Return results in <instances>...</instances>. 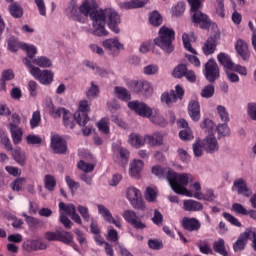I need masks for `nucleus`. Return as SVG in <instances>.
<instances>
[{
	"instance_id": "4",
	"label": "nucleus",
	"mask_w": 256,
	"mask_h": 256,
	"mask_svg": "<svg viewBox=\"0 0 256 256\" xmlns=\"http://www.w3.org/2000/svg\"><path fill=\"white\" fill-rule=\"evenodd\" d=\"M90 19L93 21V31L92 35H95L96 37H107L109 35V31L105 29V16L102 12H98L97 9L92 11L90 13Z\"/></svg>"
},
{
	"instance_id": "19",
	"label": "nucleus",
	"mask_w": 256,
	"mask_h": 256,
	"mask_svg": "<svg viewBox=\"0 0 256 256\" xmlns=\"http://www.w3.org/2000/svg\"><path fill=\"white\" fill-rule=\"evenodd\" d=\"M202 147L206 153H215L219 150V144L217 143V138L215 135L209 134L206 138L201 140Z\"/></svg>"
},
{
	"instance_id": "26",
	"label": "nucleus",
	"mask_w": 256,
	"mask_h": 256,
	"mask_svg": "<svg viewBox=\"0 0 256 256\" xmlns=\"http://www.w3.org/2000/svg\"><path fill=\"white\" fill-rule=\"evenodd\" d=\"M249 235H251L250 232L248 233L244 232L239 235L238 239L233 244V249L235 253H239V251H243L245 249V246L247 245V241H249Z\"/></svg>"
},
{
	"instance_id": "43",
	"label": "nucleus",
	"mask_w": 256,
	"mask_h": 256,
	"mask_svg": "<svg viewBox=\"0 0 256 256\" xmlns=\"http://www.w3.org/2000/svg\"><path fill=\"white\" fill-rule=\"evenodd\" d=\"M187 70V65L179 64L174 68L172 75L173 77H175V79H183V77L187 73Z\"/></svg>"
},
{
	"instance_id": "18",
	"label": "nucleus",
	"mask_w": 256,
	"mask_h": 256,
	"mask_svg": "<svg viewBox=\"0 0 256 256\" xmlns=\"http://www.w3.org/2000/svg\"><path fill=\"white\" fill-rule=\"evenodd\" d=\"M182 227L185 231H188L189 233H196L201 229V221L199 219L192 217H184L182 219Z\"/></svg>"
},
{
	"instance_id": "38",
	"label": "nucleus",
	"mask_w": 256,
	"mask_h": 256,
	"mask_svg": "<svg viewBox=\"0 0 256 256\" xmlns=\"http://www.w3.org/2000/svg\"><path fill=\"white\" fill-rule=\"evenodd\" d=\"M141 7H145V1L136 2L134 0L130 2H122L120 3V8L129 10V9H141Z\"/></svg>"
},
{
	"instance_id": "55",
	"label": "nucleus",
	"mask_w": 256,
	"mask_h": 256,
	"mask_svg": "<svg viewBox=\"0 0 256 256\" xmlns=\"http://www.w3.org/2000/svg\"><path fill=\"white\" fill-rule=\"evenodd\" d=\"M196 245L200 253H202V255H213V249L211 248L209 243L202 242V243H197Z\"/></svg>"
},
{
	"instance_id": "3",
	"label": "nucleus",
	"mask_w": 256,
	"mask_h": 256,
	"mask_svg": "<svg viewBox=\"0 0 256 256\" xmlns=\"http://www.w3.org/2000/svg\"><path fill=\"white\" fill-rule=\"evenodd\" d=\"M173 41H175V31L165 26L160 28L159 37L154 39L155 45L160 47L165 53H173V51H175Z\"/></svg>"
},
{
	"instance_id": "16",
	"label": "nucleus",
	"mask_w": 256,
	"mask_h": 256,
	"mask_svg": "<svg viewBox=\"0 0 256 256\" xmlns=\"http://www.w3.org/2000/svg\"><path fill=\"white\" fill-rule=\"evenodd\" d=\"M98 213L101 215L107 223H110L112 225H115L118 229H121V221L118 219H115L113 217V214H111V211L107 207H105L103 204H98Z\"/></svg>"
},
{
	"instance_id": "2",
	"label": "nucleus",
	"mask_w": 256,
	"mask_h": 256,
	"mask_svg": "<svg viewBox=\"0 0 256 256\" xmlns=\"http://www.w3.org/2000/svg\"><path fill=\"white\" fill-rule=\"evenodd\" d=\"M95 9H97V2H95V0H84L80 7L75 3H70L66 12L71 19L82 22L83 18H81V14L85 17H91V13H93Z\"/></svg>"
},
{
	"instance_id": "50",
	"label": "nucleus",
	"mask_w": 256,
	"mask_h": 256,
	"mask_svg": "<svg viewBox=\"0 0 256 256\" xmlns=\"http://www.w3.org/2000/svg\"><path fill=\"white\" fill-rule=\"evenodd\" d=\"M201 97L204 99H211L213 95H215V86L213 85H207L205 88L202 89L200 93Z\"/></svg>"
},
{
	"instance_id": "21",
	"label": "nucleus",
	"mask_w": 256,
	"mask_h": 256,
	"mask_svg": "<svg viewBox=\"0 0 256 256\" xmlns=\"http://www.w3.org/2000/svg\"><path fill=\"white\" fill-rule=\"evenodd\" d=\"M188 114L192 121H199L201 119V105L197 100H190L188 104Z\"/></svg>"
},
{
	"instance_id": "29",
	"label": "nucleus",
	"mask_w": 256,
	"mask_h": 256,
	"mask_svg": "<svg viewBox=\"0 0 256 256\" xmlns=\"http://www.w3.org/2000/svg\"><path fill=\"white\" fill-rule=\"evenodd\" d=\"M189 193H191L192 196H188V197H194L195 199H198V201H209V202H213L215 201V192L211 189L206 190V193H193L191 191H189Z\"/></svg>"
},
{
	"instance_id": "10",
	"label": "nucleus",
	"mask_w": 256,
	"mask_h": 256,
	"mask_svg": "<svg viewBox=\"0 0 256 256\" xmlns=\"http://www.w3.org/2000/svg\"><path fill=\"white\" fill-rule=\"evenodd\" d=\"M128 107L131 111H134L136 115H139V117L149 119L151 115H153V108L140 101H131L128 103Z\"/></svg>"
},
{
	"instance_id": "57",
	"label": "nucleus",
	"mask_w": 256,
	"mask_h": 256,
	"mask_svg": "<svg viewBox=\"0 0 256 256\" xmlns=\"http://www.w3.org/2000/svg\"><path fill=\"white\" fill-rule=\"evenodd\" d=\"M0 141L2 145H4V148L6 151H12L13 145L11 144V140L9 139V136H7V133L2 132L0 133Z\"/></svg>"
},
{
	"instance_id": "64",
	"label": "nucleus",
	"mask_w": 256,
	"mask_h": 256,
	"mask_svg": "<svg viewBox=\"0 0 256 256\" xmlns=\"http://www.w3.org/2000/svg\"><path fill=\"white\" fill-rule=\"evenodd\" d=\"M247 113L252 121H256V103L250 102L247 106Z\"/></svg>"
},
{
	"instance_id": "44",
	"label": "nucleus",
	"mask_w": 256,
	"mask_h": 256,
	"mask_svg": "<svg viewBox=\"0 0 256 256\" xmlns=\"http://www.w3.org/2000/svg\"><path fill=\"white\" fill-rule=\"evenodd\" d=\"M216 132L218 133V139H221V137H229L231 130L227 122H224L216 127Z\"/></svg>"
},
{
	"instance_id": "53",
	"label": "nucleus",
	"mask_w": 256,
	"mask_h": 256,
	"mask_svg": "<svg viewBox=\"0 0 256 256\" xmlns=\"http://www.w3.org/2000/svg\"><path fill=\"white\" fill-rule=\"evenodd\" d=\"M217 113L223 123H229V112H227V108L224 106H217Z\"/></svg>"
},
{
	"instance_id": "6",
	"label": "nucleus",
	"mask_w": 256,
	"mask_h": 256,
	"mask_svg": "<svg viewBox=\"0 0 256 256\" xmlns=\"http://www.w3.org/2000/svg\"><path fill=\"white\" fill-rule=\"evenodd\" d=\"M183 97H185V90L181 85H176L175 90L162 93L161 101L162 103H166L168 107H173L176 101H183Z\"/></svg>"
},
{
	"instance_id": "24",
	"label": "nucleus",
	"mask_w": 256,
	"mask_h": 256,
	"mask_svg": "<svg viewBox=\"0 0 256 256\" xmlns=\"http://www.w3.org/2000/svg\"><path fill=\"white\" fill-rule=\"evenodd\" d=\"M144 163L142 160H134L130 164V177H133L134 179H139L141 177V171H143Z\"/></svg>"
},
{
	"instance_id": "39",
	"label": "nucleus",
	"mask_w": 256,
	"mask_h": 256,
	"mask_svg": "<svg viewBox=\"0 0 256 256\" xmlns=\"http://www.w3.org/2000/svg\"><path fill=\"white\" fill-rule=\"evenodd\" d=\"M58 241H60V243H64V245H71V243H73V234L68 231H59Z\"/></svg>"
},
{
	"instance_id": "42",
	"label": "nucleus",
	"mask_w": 256,
	"mask_h": 256,
	"mask_svg": "<svg viewBox=\"0 0 256 256\" xmlns=\"http://www.w3.org/2000/svg\"><path fill=\"white\" fill-rule=\"evenodd\" d=\"M63 124L67 129H74L75 127V116L71 112H64Z\"/></svg>"
},
{
	"instance_id": "51",
	"label": "nucleus",
	"mask_w": 256,
	"mask_h": 256,
	"mask_svg": "<svg viewBox=\"0 0 256 256\" xmlns=\"http://www.w3.org/2000/svg\"><path fill=\"white\" fill-rule=\"evenodd\" d=\"M97 127L99 131L104 133V135H109V118H102L98 123Z\"/></svg>"
},
{
	"instance_id": "7",
	"label": "nucleus",
	"mask_w": 256,
	"mask_h": 256,
	"mask_svg": "<svg viewBox=\"0 0 256 256\" xmlns=\"http://www.w3.org/2000/svg\"><path fill=\"white\" fill-rule=\"evenodd\" d=\"M203 73L209 83H215L221 77L219 65L213 58L205 63Z\"/></svg>"
},
{
	"instance_id": "33",
	"label": "nucleus",
	"mask_w": 256,
	"mask_h": 256,
	"mask_svg": "<svg viewBox=\"0 0 256 256\" xmlns=\"http://www.w3.org/2000/svg\"><path fill=\"white\" fill-rule=\"evenodd\" d=\"M114 94L117 99H120V101H131V93H129V90H127V88L116 86L114 88Z\"/></svg>"
},
{
	"instance_id": "40",
	"label": "nucleus",
	"mask_w": 256,
	"mask_h": 256,
	"mask_svg": "<svg viewBox=\"0 0 256 256\" xmlns=\"http://www.w3.org/2000/svg\"><path fill=\"white\" fill-rule=\"evenodd\" d=\"M149 23L153 25V27H159L163 23V17L158 11H153L149 15Z\"/></svg>"
},
{
	"instance_id": "47",
	"label": "nucleus",
	"mask_w": 256,
	"mask_h": 256,
	"mask_svg": "<svg viewBox=\"0 0 256 256\" xmlns=\"http://www.w3.org/2000/svg\"><path fill=\"white\" fill-rule=\"evenodd\" d=\"M77 168L80 170V171H83L84 174H87V173H92V171L95 170V165L91 164V163H87L85 162L84 160H80L78 163H77Z\"/></svg>"
},
{
	"instance_id": "63",
	"label": "nucleus",
	"mask_w": 256,
	"mask_h": 256,
	"mask_svg": "<svg viewBox=\"0 0 256 256\" xmlns=\"http://www.w3.org/2000/svg\"><path fill=\"white\" fill-rule=\"evenodd\" d=\"M130 203L134 209H141L142 211L145 209V201H143L141 196H138V198L130 201Z\"/></svg>"
},
{
	"instance_id": "12",
	"label": "nucleus",
	"mask_w": 256,
	"mask_h": 256,
	"mask_svg": "<svg viewBox=\"0 0 256 256\" xmlns=\"http://www.w3.org/2000/svg\"><path fill=\"white\" fill-rule=\"evenodd\" d=\"M50 147L56 155H65L67 153V141L59 134L51 137Z\"/></svg>"
},
{
	"instance_id": "48",
	"label": "nucleus",
	"mask_w": 256,
	"mask_h": 256,
	"mask_svg": "<svg viewBox=\"0 0 256 256\" xmlns=\"http://www.w3.org/2000/svg\"><path fill=\"white\" fill-rule=\"evenodd\" d=\"M59 209L60 211H65V213L70 217L73 214L77 213V208L74 206V204H65L63 202L59 203Z\"/></svg>"
},
{
	"instance_id": "52",
	"label": "nucleus",
	"mask_w": 256,
	"mask_h": 256,
	"mask_svg": "<svg viewBox=\"0 0 256 256\" xmlns=\"http://www.w3.org/2000/svg\"><path fill=\"white\" fill-rule=\"evenodd\" d=\"M77 209L82 219L86 221V223H89V221H91V214L89 213V208L87 206L78 205Z\"/></svg>"
},
{
	"instance_id": "28",
	"label": "nucleus",
	"mask_w": 256,
	"mask_h": 256,
	"mask_svg": "<svg viewBox=\"0 0 256 256\" xmlns=\"http://www.w3.org/2000/svg\"><path fill=\"white\" fill-rule=\"evenodd\" d=\"M145 139L147 140L150 147H159L163 145V135L159 132H154L151 135H146Z\"/></svg>"
},
{
	"instance_id": "25",
	"label": "nucleus",
	"mask_w": 256,
	"mask_h": 256,
	"mask_svg": "<svg viewBox=\"0 0 256 256\" xmlns=\"http://www.w3.org/2000/svg\"><path fill=\"white\" fill-rule=\"evenodd\" d=\"M9 129L13 144L19 145V143L23 141V128L15 126L14 124H9Z\"/></svg>"
},
{
	"instance_id": "22",
	"label": "nucleus",
	"mask_w": 256,
	"mask_h": 256,
	"mask_svg": "<svg viewBox=\"0 0 256 256\" xmlns=\"http://www.w3.org/2000/svg\"><path fill=\"white\" fill-rule=\"evenodd\" d=\"M203 203L196 200H184L183 209L184 211H188L190 213H195L199 211H203Z\"/></svg>"
},
{
	"instance_id": "31",
	"label": "nucleus",
	"mask_w": 256,
	"mask_h": 256,
	"mask_svg": "<svg viewBox=\"0 0 256 256\" xmlns=\"http://www.w3.org/2000/svg\"><path fill=\"white\" fill-rule=\"evenodd\" d=\"M150 121L159 127H167V120L161 115L159 109L153 108V114L150 116Z\"/></svg>"
},
{
	"instance_id": "9",
	"label": "nucleus",
	"mask_w": 256,
	"mask_h": 256,
	"mask_svg": "<svg viewBox=\"0 0 256 256\" xmlns=\"http://www.w3.org/2000/svg\"><path fill=\"white\" fill-rule=\"evenodd\" d=\"M104 49H106L108 55L112 57H118L119 53L125 49V45L119 42V38L106 39L102 43Z\"/></svg>"
},
{
	"instance_id": "1",
	"label": "nucleus",
	"mask_w": 256,
	"mask_h": 256,
	"mask_svg": "<svg viewBox=\"0 0 256 256\" xmlns=\"http://www.w3.org/2000/svg\"><path fill=\"white\" fill-rule=\"evenodd\" d=\"M152 173L159 179H166L171 186L172 191L177 193V195H185L186 197L193 196L191 193H189V190L185 188L187 185H189L190 181H193V175L178 174L170 168H163L159 165L152 167Z\"/></svg>"
},
{
	"instance_id": "15",
	"label": "nucleus",
	"mask_w": 256,
	"mask_h": 256,
	"mask_svg": "<svg viewBox=\"0 0 256 256\" xmlns=\"http://www.w3.org/2000/svg\"><path fill=\"white\" fill-rule=\"evenodd\" d=\"M192 22L194 25H199L200 29H209V27H211V20L209 19V16L200 10L192 12Z\"/></svg>"
},
{
	"instance_id": "41",
	"label": "nucleus",
	"mask_w": 256,
	"mask_h": 256,
	"mask_svg": "<svg viewBox=\"0 0 256 256\" xmlns=\"http://www.w3.org/2000/svg\"><path fill=\"white\" fill-rule=\"evenodd\" d=\"M69 110L65 109V108H55V105L51 104L49 106V114L51 115V117H53L54 119H59V117H61L63 115V117H65V113H68Z\"/></svg>"
},
{
	"instance_id": "34",
	"label": "nucleus",
	"mask_w": 256,
	"mask_h": 256,
	"mask_svg": "<svg viewBox=\"0 0 256 256\" xmlns=\"http://www.w3.org/2000/svg\"><path fill=\"white\" fill-rule=\"evenodd\" d=\"M213 251L218 253V255L227 256V248L225 247V240L223 238H219L212 245Z\"/></svg>"
},
{
	"instance_id": "17",
	"label": "nucleus",
	"mask_w": 256,
	"mask_h": 256,
	"mask_svg": "<svg viewBox=\"0 0 256 256\" xmlns=\"http://www.w3.org/2000/svg\"><path fill=\"white\" fill-rule=\"evenodd\" d=\"M235 51L243 61H249L251 52L249 51V44L243 39H238L235 43Z\"/></svg>"
},
{
	"instance_id": "20",
	"label": "nucleus",
	"mask_w": 256,
	"mask_h": 256,
	"mask_svg": "<svg viewBox=\"0 0 256 256\" xmlns=\"http://www.w3.org/2000/svg\"><path fill=\"white\" fill-rule=\"evenodd\" d=\"M232 189L237 191L238 195H243V197H251L253 195V191L250 190L243 178L234 180Z\"/></svg>"
},
{
	"instance_id": "45",
	"label": "nucleus",
	"mask_w": 256,
	"mask_h": 256,
	"mask_svg": "<svg viewBox=\"0 0 256 256\" xmlns=\"http://www.w3.org/2000/svg\"><path fill=\"white\" fill-rule=\"evenodd\" d=\"M44 185L47 191H55V187L57 186V180L53 177V175H46L44 178Z\"/></svg>"
},
{
	"instance_id": "54",
	"label": "nucleus",
	"mask_w": 256,
	"mask_h": 256,
	"mask_svg": "<svg viewBox=\"0 0 256 256\" xmlns=\"http://www.w3.org/2000/svg\"><path fill=\"white\" fill-rule=\"evenodd\" d=\"M127 199L131 202L139 197H141V191L135 187L128 188L126 192Z\"/></svg>"
},
{
	"instance_id": "58",
	"label": "nucleus",
	"mask_w": 256,
	"mask_h": 256,
	"mask_svg": "<svg viewBox=\"0 0 256 256\" xmlns=\"http://www.w3.org/2000/svg\"><path fill=\"white\" fill-rule=\"evenodd\" d=\"M65 181H66V184L68 185L72 195H74L75 191H77V189H79V187H80L79 182H76L75 180H73L71 176H66Z\"/></svg>"
},
{
	"instance_id": "60",
	"label": "nucleus",
	"mask_w": 256,
	"mask_h": 256,
	"mask_svg": "<svg viewBox=\"0 0 256 256\" xmlns=\"http://www.w3.org/2000/svg\"><path fill=\"white\" fill-rule=\"evenodd\" d=\"M172 13L175 17H181L185 13V3L183 1L178 2L173 8Z\"/></svg>"
},
{
	"instance_id": "8",
	"label": "nucleus",
	"mask_w": 256,
	"mask_h": 256,
	"mask_svg": "<svg viewBox=\"0 0 256 256\" xmlns=\"http://www.w3.org/2000/svg\"><path fill=\"white\" fill-rule=\"evenodd\" d=\"M89 111H91L89 101H80L78 110L74 113L75 121L80 125V127H85V125H87V123L89 122Z\"/></svg>"
},
{
	"instance_id": "13",
	"label": "nucleus",
	"mask_w": 256,
	"mask_h": 256,
	"mask_svg": "<svg viewBox=\"0 0 256 256\" xmlns=\"http://www.w3.org/2000/svg\"><path fill=\"white\" fill-rule=\"evenodd\" d=\"M123 218L134 229L143 230L147 227V225L139 219V216H137V213H135V211H133V210H125L124 214H123Z\"/></svg>"
},
{
	"instance_id": "37",
	"label": "nucleus",
	"mask_w": 256,
	"mask_h": 256,
	"mask_svg": "<svg viewBox=\"0 0 256 256\" xmlns=\"http://www.w3.org/2000/svg\"><path fill=\"white\" fill-rule=\"evenodd\" d=\"M23 217H25V221L30 229H39V227H43V222L39 220V218H35L27 214H23Z\"/></svg>"
},
{
	"instance_id": "62",
	"label": "nucleus",
	"mask_w": 256,
	"mask_h": 256,
	"mask_svg": "<svg viewBox=\"0 0 256 256\" xmlns=\"http://www.w3.org/2000/svg\"><path fill=\"white\" fill-rule=\"evenodd\" d=\"M118 155H119L122 163H128L129 162V157L131 155V152H129L127 150V148L120 147L118 149Z\"/></svg>"
},
{
	"instance_id": "59",
	"label": "nucleus",
	"mask_w": 256,
	"mask_h": 256,
	"mask_svg": "<svg viewBox=\"0 0 256 256\" xmlns=\"http://www.w3.org/2000/svg\"><path fill=\"white\" fill-rule=\"evenodd\" d=\"M21 47H22L23 51H26L29 59H33V57H35V55H37V47H35L33 45H29V44H22Z\"/></svg>"
},
{
	"instance_id": "14",
	"label": "nucleus",
	"mask_w": 256,
	"mask_h": 256,
	"mask_svg": "<svg viewBox=\"0 0 256 256\" xmlns=\"http://www.w3.org/2000/svg\"><path fill=\"white\" fill-rule=\"evenodd\" d=\"M130 85L135 93H142V95H151L153 93V87H151L148 81L133 80L130 82Z\"/></svg>"
},
{
	"instance_id": "56",
	"label": "nucleus",
	"mask_w": 256,
	"mask_h": 256,
	"mask_svg": "<svg viewBox=\"0 0 256 256\" xmlns=\"http://www.w3.org/2000/svg\"><path fill=\"white\" fill-rule=\"evenodd\" d=\"M41 123V111L36 110L32 114V118L30 119V127L31 129H36V127Z\"/></svg>"
},
{
	"instance_id": "46",
	"label": "nucleus",
	"mask_w": 256,
	"mask_h": 256,
	"mask_svg": "<svg viewBox=\"0 0 256 256\" xmlns=\"http://www.w3.org/2000/svg\"><path fill=\"white\" fill-rule=\"evenodd\" d=\"M182 41L186 51H189V53H192V55H197V50L194 49L191 45V39L189 38V34H182Z\"/></svg>"
},
{
	"instance_id": "30",
	"label": "nucleus",
	"mask_w": 256,
	"mask_h": 256,
	"mask_svg": "<svg viewBox=\"0 0 256 256\" xmlns=\"http://www.w3.org/2000/svg\"><path fill=\"white\" fill-rule=\"evenodd\" d=\"M28 251H45L47 243L41 240H31L25 243Z\"/></svg>"
},
{
	"instance_id": "27",
	"label": "nucleus",
	"mask_w": 256,
	"mask_h": 256,
	"mask_svg": "<svg viewBox=\"0 0 256 256\" xmlns=\"http://www.w3.org/2000/svg\"><path fill=\"white\" fill-rule=\"evenodd\" d=\"M217 59L220 65H222L224 69H229L231 71L235 66V63H233L231 56H229V54L225 52L219 53L217 56Z\"/></svg>"
},
{
	"instance_id": "23",
	"label": "nucleus",
	"mask_w": 256,
	"mask_h": 256,
	"mask_svg": "<svg viewBox=\"0 0 256 256\" xmlns=\"http://www.w3.org/2000/svg\"><path fill=\"white\" fill-rule=\"evenodd\" d=\"M217 50V38L215 37H209L202 47V51L206 57H209V55H213L215 51Z\"/></svg>"
},
{
	"instance_id": "5",
	"label": "nucleus",
	"mask_w": 256,
	"mask_h": 256,
	"mask_svg": "<svg viewBox=\"0 0 256 256\" xmlns=\"http://www.w3.org/2000/svg\"><path fill=\"white\" fill-rule=\"evenodd\" d=\"M98 12H102L104 16V23H107L109 29L113 31V33L119 34V24L121 23V17L114 9L107 8V9H100L97 10Z\"/></svg>"
},
{
	"instance_id": "32",
	"label": "nucleus",
	"mask_w": 256,
	"mask_h": 256,
	"mask_svg": "<svg viewBox=\"0 0 256 256\" xmlns=\"http://www.w3.org/2000/svg\"><path fill=\"white\" fill-rule=\"evenodd\" d=\"M12 157H13L14 161H16V163H18V165H20L21 167H25V165L27 163V156L25 154V151L21 150V148H16L12 152Z\"/></svg>"
},
{
	"instance_id": "11",
	"label": "nucleus",
	"mask_w": 256,
	"mask_h": 256,
	"mask_svg": "<svg viewBox=\"0 0 256 256\" xmlns=\"http://www.w3.org/2000/svg\"><path fill=\"white\" fill-rule=\"evenodd\" d=\"M30 73L35 79H38L42 85H51V83H53V72L51 70L41 71L39 67H32Z\"/></svg>"
},
{
	"instance_id": "36",
	"label": "nucleus",
	"mask_w": 256,
	"mask_h": 256,
	"mask_svg": "<svg viewBox=\"0 0 256 256\" xmlns=\"http://www.w3.org/2000/svg\"><path fill=\"white\" fill-rule=\"evenodd\" d=\"M145 141H147V139H145V136L143 138V136L135 133L130 135V145H132V147H135L136 149L143 147L145 145Z\"/></svg>"
},
{
	"instance_id": "35",
	"label": "nucleus",
	"mask_w": 256,
	"mask_h": 256,
	"mask_svg": "<svg viewBox=\"0 0 256 256\" xmlns=\"http://www.w3.org/2000/svg\"><path fill=\"white\" fill-rule=\"evenodd\" d=\"M8 9L14 19H21V17H23V8L17 2H12Z\"/></svg>"
},
{
	"instance_id": "61",
	"label": "nucleus",
	"mask_w": 256,
	"mask_h": 256,
	"mask_svg": "<svg viewBox=\"0 0 256 256\" xmlns=\"http://www.w3.org/2000/svg\"><path fill=\"white\" fill-rule=\"evenodd\" d=\"M145 198L149 201V203H153V201L157 199V190H155L153 187H147Z\"/></svg>"
},
{
	"instance_id": "49",
	"label": "nucleus",
	"mask_w": 256,
	"mask_h": 256,
	"mask_svg": "<svg viewBox=\"0 0 256 256\" xmlns=\"http://www.w3.org/2000/svg\"><path fill=\"white\" fill-rule=\"evenodd\" d=\"M33 63H35V65H38V67L42 68H49L52 65L51 60L45 56L34 59Z\"/></svg>"
}]
</instances>
